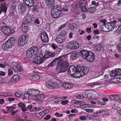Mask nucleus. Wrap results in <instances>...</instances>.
<instances>
[{"instance_id":"1","label":"nucleus","mask_w":121,"mask_h":121,"mask_svg":"<svg viewBox=\"0 0 121 121\" xmlns=\"http://www.w3.org/2000/svg\"><path fill=\"white\" fill-rule=\"evenodd\" d=\"M65 56V57L64 55L62 56L56 58L57 61L60 60L56 69V71L58 73L65 72L67 70L68 63L67 61L65 60L67 59Z\"/></svg>"},{"instance_id":"2","label":"nucleus","mask_w":121,"mask_h":121,"mask_svg":"<svg viewBox=\"0 0 121 121\" xmlns=\"http://www.w3.org/2000/svg\"><path fill=\"white\" fill-rule=\"evenodd\" d=\"M45 84L47 88L53 90L59 88L61 84V81L56 79H52L46 80Z\"/></svg>"},{"instance_id":"3","label":"nucleus","mask_w":121,"mask_h":121,"mask_svg":"<svg viewBox=\"0 0 121 121\" xmlns=\"http://www.w3.org/2000/svg\"><path fill=\"white\" fill-rule=\"evenodd\" d=\"M80 56L84 59H86L88 61L92 62L94 60L95 56L92 52L82 50L80 51Z\"/></svg>"},{"instance_id":"4","label":"nucleus","mask_w":121,"mask_h":121,"mask_svg":"<svg viewBox=\"0 0 121 121\" xmlns=\"http://www.w3.org/2000/svg\"><path fill=\"white\" fill-rule=\"evenodd\" d=\"M118 25V22L116 20H114L112 22L108 23L107 25L104 26L105 32H108L113 30L114 28H116Z\"/></svg>"},{"instance_id":"5","label":"nucleus","mask_w":121,"mask_h":121,"mask_svg":"<svg viewBox=\"0 0 121 121\" xmlns=\"http://www.w3.org/2000/svg\"><path fill=\"white\" fill-rule=\"evenodd\" d=\"M29 36L28 35H24L20 36L17 40V44L18 46L21 47L24 46L28 41Z\"/></svg>"},{"instance_id":"6","label":"nucleus","mask_w":121,"mask_h":121,"mask_svg":"<svg viewBox=\"0 0 121 121\" xmlns=\"http://www.w3.org/2000/svg\"><path fill=\"white\" fill-rule=\"evenodd\" d=\"M78 70L73 65H71L68 68V73L69 75L73 77L74 78H77L75 76L78 73Z\"/></svg>"},{"instance_id":"7","label":"nucleus","mask_w":121,"mask_h":121,"mask_svg":"<svg viewBox=\"0 0 121 121\" xmlns=\"http://www.w3.org/2000/svg\"><path fill=\"white\" fill-rule=\"evenodd\" d=\"M78 69V73L75 76L77 78H79L84 75L89 71L87 67L80 68Z\"/></svg>"},{"instance_id":"8","label":"nucleus","mask_w":121,"mask_h":121,"mask_svg":"<svg viewBox=\"0 0 121 121\" xmlns=\"http://www.w3.org/2000/svg\"><path fill=\"white\" fill-rule=\"evenodd\" d=\"M1 31L4 34L10 35L14 33V30L12 28H10L6 26H4L1 29Z\"/></svg>"},{"instance_id":"9","label":"nucleus","mask_w":121,"mask_h":121,"mask_svg":"<svg viewBox=\"0 0 121 121\" xmlns=\"http://www.w3.org/2000/svg\"><path fill=\"white\" fill-rule=\"evenodd\" d=\"M87 5V1L86 0H81L77 3L76 5V7L77 8H81L82 11L83 8L85 9L86 7V6Z\"/></svg>"},{"instance_id":"10","label":"nucleus","mask_w":121,"mask_h":121,"mask_svg":"<svg viewBox=\"0 0 121 121\" xmlns=\"http://www.w3.org/2000/svg\"><path fill=\"white\" fill-rule=\"evenodd\" d=\"M43 54L40 53L39 56H36L34 59V61L36 64H40L42 63L44 60Z\"/></svg>"},{"instance_id":"11","label":"nucleus","mask_w":121,"mask_h":121,"mask_svg":"<svg viewBox=\"0 0 121 121\" xmlns=\"http://www.w3.org/2000/svg\"><path fill=\"white\" fill-rule=\"evenodd\" d=\"M46 4L48 7L50 9H52L54 7L55 0H46Z\"/></svg>"},{"instance_id":"12","label":"nucleus","mask_w":121,"mask_h":121,"mask_svg":"<svg viewBox=\"0 0 121 121\" xmlns=\"http://www.w3.org/2000/svg\"><path fill=\"white\" fill-rule=\"evenodd\" d=\"M47 97V95L43 93H39L37 95L35 96V98L39 100L42 101Z\"/></svg>"},{"instance_id":"13","label":"nucleus","mask_w":121,"mask_h":121,"mask_svg":"<svg viewBox=\"0 0 121 121\" xmlns=\"http://www.w3.org/2000/svg\"><path fill=\"white\" fill-rule=\"evenodd\" d=\"M41 37L42 41L44 43H47L48 41V37L47 33L44 32L41 34Z\"/></svg>"},{"instance_id":"14","label":"nucleus","mask_w":121,"mask_h":121,"mask_svg":"<svg viewBox=\"0 0 121 121\" xmlns=\"http://www.w3.org/2000/svg\"><path fill=\"white\" fill-rule=\"evenodd\" d=\"M55 40L57 43L61 44L65 41V38L62 36L58 35L56 38Z\"/></svg>"},{"instance_id":"15","label":"nucleus","mask_w":121,"mask_h":121,"mask_svg":"<svg viewBox=\"0 0 121 121\" xmlns=\"http://www.w3.org/2000/svg\"><path fill=\"white\" fill-rule=\"evenodd\" d=\"M51 14L52 17L54 18H59L62 15V13L60 11L56 12L52 10L51 11Z\"/></svg>"},{"instance_id":"16","label":"nucleus","mask_w":121,"mask_h":121,"mask_svg":"<svg viewBox=\"0 0 121 121\" xmlns=\"http://www.w3.org/2000/svg\"><path fill=\"white\" fill-rule=\"evenodd\" d=\"M40 53L43 54V58H47L50 57H53L54 55V54H53L52 53L48 52H41Z\"/></svg>"},{"instance_id":"17","label":"nucleus","mask_w":121,"mask_h":121,"mask_svg":"<svg viewBox=\"0 0 121 121\" xmlns=\"http://www.w3.org/2000/svg\"><path fill=\"white\" fill-rule=\"evenodd\" d=\"M96 8L94 7H89L87 9L86 7L85 9L84 8H83V10L84 12H88L89 13H93L95 11Z\"/></svg>"},{"instance_id":"18","label":"nucleus","mask_w":121,"mask_h":121,"mask_svg":"<svg viewBox=\"0 0 121 121\" xmlns=\"http://www.w3.org/2000/svg\"><path fill=\"white\" fill-rule=\"evenodd\" d=\"M20 76L18 74L14 75L10 79L9 82L13 83V82L18 81L19 80Z\"/></svg>"},{"instance_id":"19","label":"nucleus","mask_w":121,"mask_h":121,"mask_svg":"<svg viewBox=\"0 0 121 121\" xmlns=\"http://www.w3.org/2000/svg\"><path fill=\"white\" fill-rule=\"evenodd\" d=\"M7 9L6 4L5 3H1L0 6V14L2 11L6 13Z\"/></svg>"},{"instance_id":"20","label":"nucleus","mask_w":121,"mask_h":121,"mask_svg":"<svg viewBox=\"0 0 121 121\" xmlns=\"http://www.w3.org/2000/svg\"><path fill=\"white\" fill-rule=\"evenodd\" d=\"M24 3L27 6L31 7L34 4V2L33 0H23Z\"/></svg>"},{"instance_id":"21","label":"nucleus","mask_w":121,"mask_h":121,"mask_svg":"<svg viewBox=\"0 0 121 121\" xmlns=\"http://www.w3.org/2000/svg\"><path fill=\"white\" fill-rule=\"evenodd\" d=\"M15 38L13 37L10 38L7 41L9 43L10 46L11 47L14 46L15 43Z\"/></svg>"},{"instance_id":"22","label":"nucleus","mask_w":121,"mask_h":121,"mask_svg":"<svg viewBox=\"0 0 121 121\" xmlns=\"http://www.w3.org/2000/svg\"><path fill=\"white\" fill-rule=\"evenodd\" d=\"M22 31L24 33H26L29 29L28 25L25 23H23L22 25Z\"/></svg>"},{"instance_id":"23","label":"nucleus","mask_w":121,"mask_h":121,"mask_svg":"<svg viewBox=\"0 0 121 121\" xmlns=\"http://www.w3.org/2000/svg\"><path fill=\"white\" fill-rule=\"evenodd\" d=\"M18 8L20 13H23L26 11V8L24 4H20L18 6Z\"/></svg>"},{"instance_id":"24","label":"nucleus","mask_w":121,"mask_h":121,"mask_svg":"<svg viewBox=\"0 0 121 121\" xmlns=\"http://www.w3.org/2000/svg\"><path fill=\"white\" fill-rule=\"evenodd\" d=\"M93 92V91L91 90H88L85 91V94L87 97L89 99H91Z\"/></svg>"},{"instance_id":"25","label":"nucleus","mask_w":121,"mask_h":121,"mask_svg":"<svg viewBox=\"0 0 121 121\" xmlns=\"http://www.w3.org/2000/svg\"><path fill=\"white\" fill-rule=\"evenodd\" d=\"M29 92L31 96H34V97L35 95H37L39 93V90H29Z\"/></svg>"},{"instance_id":"26","label":"nucleus","mask_w":121,"mask_h":121,"mask_svg":"<svg viewBox=\"0 0 121 121\" xmlns=\"http://www.w3.org/2000/svg\"><path fill=\"white\" fill-rule=\"evenodd\" d=\"M30 48L34 55L36 54L39 52L38 48L36 46H32Z\"/></svg>"},{"instance_id":"27","label":"nucleus","mask_w":121,"mask_h":121,"mask_svg":"<svg viewBox=\"0 0 121 121\" xmlns=\"http://www.w3.org/2000/svg\"><path fill=\"white\" fill-rule=\"evenodd\" d=\"M26 55L29 58L33 57L34 56L30 48L26 51Z\"/></svg>"},{"instance_id":"28","label":"nucleus","mask_w":121,"mask_h":121,"mask_svg":"<svg viewBox=\"0 0 121 121\" xmlns=\"http://www.w3.org/2000/svg\"><path fill=\"white\" fill-rule=\"evenodd\" d=\"M62 86L65 88H71L73 86V84L68 83H65L63 84Z\"/></svg>"},{"instance_id":"29","label":"nucleus","mask_w":121,"mask_h":121,"mask_svg":"<svg viewBox=\"0 0 121 121\" xmlns=\"http://www.w3.org/2000/svg\"><path fill=\"white\" fill-rule=\"evenodd\" d=\"M2 48L4 50H7V49L10 48L12 47L11 46H10L9 43L7 41L4 43L2 45Z\"/></svg>"},{"instance_id":"30","label":"nucleus","mask_w":121,"mask_h":121,"mask_svg":"<svg viewBox=\"0 0 121 121\" xmlns=\"http://www.w3.org/2000/svg\"><path fill=\"white\" fill-rule=\"evenodd\" d=\"M44 116V113L42 112L36 113V117L38 119H41Z\"/></svg>"},{"instance_id":"31","label":"nucleus","mask_w":121,"mask_h":121,"mask_svg":"<svg viewBox=\"0 0 121 121\" xmlns=\"http://www.w3.org/2000/svg\"><path fill=\"white\" fill-rule=\"evenodd\" d=\"M110 98L112 100H117L120 99L119 96L117 95H112L110 96Z\"/></svg>"},{"instance_id":"32","label":"nucleus","mask_w":121,"mask_h":121,"mask_svg":"<svg viewBox=\"0 0 121 121\" xmlns=\"http://www.w3.org/2000/svg\"><path fill=\"white\" fill-rule=\"evenodd\" d=\"M54 9L52 10L56 12H59L60 11L61 13H62V11L60 9V7L58 5L54 6Z\"/></svg>"},{"instance_id":"33","label":"nucleus","mask_w":121,"mask_h":121,"mask_svg":"<svg viewBox=\"0 0 121 121\" xmlns=\"http://www.w3.org/2000/svg\"><path fill=\"white\" fill-rule=\"evenodd\" d=\"M16 108V104H13L11 106H8L7 108V111H11L13 109H14Z\"/></svg>"},{"instance_id":"34","label":"nucleus","mask_w":121,"mask_h":121,"mask_svg":"<svg viewBox=\"0 0 121 121\" xmlns=\"http://www.w3.org/2000/svg\"><path fill=\"white\" fill-rule=\"evenodd\" d=\"M77 57V55L75 52L72 54L70 55V59L73 60L76 59Z\"/></svg>"},{"instance_id":"35","label":"nucleus","mask_w":121,"mask_h":121,"mask_svg":"<svg viewBox=\"0 0 121 121\" xmlns=\"http://www.w3.org/2000/svg\"><path fill=\"white\" fill-rule=\"evenodd\" d=\"M31 79L33 81H37L39 80V75L36 74L32 76Z\"/></svg>"},{"instance_id":"36","label":"nucleus","mask_w":121,"mask_h":121,"mask_svg":"<svg viewBox=\"0 0 121 121\" xmlns=\"http://www.w3.org/2000/svg\"><path fill=\"white\" fill-rule=\"evenodd\" d=\"M73 45L72 50L77 49L79 47L78 44L76 42H73Z\"/></svg>"},{"instance_id":"37","label":"nucleus","mask_w":121,"mask_h":121,"mask_svg":"<svg viewBox=\"0 0 121 121\" xmlns=\"http://www.w3.org/2000/svg\"><path fill=\"white\" fill-rule=\"evenodd\" d=\"M93 94L92 95L91 99H96L98 97L99 95L98 93L93 91Z\"/></svg>"},{"instance_id":"38","label":"nucleus","mask_w":121,"mask_h":121,"mask_svg":"<svg viewBox=\"0 0 121 121\" xmlns=\"http://www.w3.org/2000/svg\"><path fill=\"white\" fill-rule=\"evenodd\" d=\"M68 26L69 28L71 30H74L75 28L77 27L75 23L70 24Z\"/></svg>"},{"instance_id":"39","label":"nucleus","mask_w":121,"mask_h":121,"mask_svg":"<svg viewBox=\"0 0 121 121\" xmlns=\"http://www.w3.org/2000/svg\"><path fill=\"white\" fill-rule=\"evenodd\" d=\"M24 96L25 98L26 99H28L30 96H31L29 92V90L26 92L25 93L24 95Z\"/></svg>"},{"instance_id":"40","label":"nucleus","mask_w":121,"mask_h":121,"mask_svg":"<svg viewBox=\"0 0 121 121\" xmlns=\"http://www.w3.org/2000/svg\"><path fill=\"white\" fill-rule=\"evenodd\" d=\"M89 85L91 86H98L101 85V83L99 81H97L91 83L89 84Z\"/></svg>"},{"instance_id":"41","label":"nucleus","mask_w":121,"mask_h":121,"mask_svg":"<svg viewBox=\"0 0 121 121\" xmlns=\"http://www.w3.org/2000/svg\"><path fill=\"white\" fill-rule=\"evenodd\" d=\"M95 48L96 51H100L103 49V47L102 46H101L100 45H98L95 46Z\"/></svg>"},{"instance_id":"42","label":"nucleus","mask_w":121,"mask_h":121,"mask_svg":"<svg viewBox=\"0 0 121 121\" xmlns=\"http://www.w3.org/2000/svg\"><path fill=\"white\" fill-rule=\"evenodd\" d=\"M73 42H69L67 44V47L69 49H72Z\"/></svg>"},{"instance_id":"43","label":"nucleus","mask_w":121,"mask_h":121,"mask_svg":"<svg viewBox=\"0 0 121 121\" xmlns=\"http://www.w3.org/2000/svg\"><path fill=\"white\" fill-rule=\"evenodd\" d=\"M56 61H57L56 58L54 59L52 62L49 64L48 66L49 67H51L54 66V65L56 64L55 63H56Z\"/></svg>"},{"instance_id":"44","label":"nucleus","mask_w":121,"mask_h":121,"mask_svg":"<svg viewBox=\"0 0 121 121\" xmlns=\"http://www.w3.org/2000/svg\"><path fill=\"white\" fill-rule=\"evenodd\" d=\"M93 106L91 104H84L82 105H81L80 106V108H83L89 107H93Z\"/></svg>"},{"instance_id":"45","label":"nucleus","mask_w":121,"mask_h":121,"mask_svg":"<svg viewBox=\"0 0 121 121\" xmlns=\"http://www.w3.org/2000/svg\"><path fill=\"white\" fill-rule=\"evenodd\" d=\"M22 93L21 91H17L15 93V95L17 97L20 96L21 95Z\"/></svg>"},{"instance_id":"46","label":"nucleus","mask_w":121,"mask_h":121,"mask_svg":"<svg viewBox=\"0 0 121 121\" xmlns=\"http://www.w3.org/2000/svg\"><path fill=\"white\" fill-rule=\"evenodd\" d=\"M117 72L115 70H113L110 73V76L113 77L117 76Z\"/></svg>"},{"instance_id":"47","label":"nucleus","mask_w":121,"mask_h":121,"mask_svg":"<svg viewBox=\"0 0 121 121\" xmlns=\"http://www.w3.org/2000/svg\"><path fill=\"white\" fill-rule=\"evenodd\" d=\"M82 12H81L76 14L75 17L76 19H79L82 18Z\"/></svg>"},{"instance_id":"48","label":"nucleus","mask_w":121,"mask_h":121,"mask_svg":"<svg viewBox=\"0 0 121 121\" xmlns=\"http://www.w3.org/2000/svg\"><path fill=\"white\" fill-rule=\"evenodd\" d=\"M15 121H28L26 119H21L20 117L19 116H17L16 117V120Z\"/></svg>"},{"instance_id":"49","label":"nucleus","mask_w":121,"mask_h":121,"mask_svg":"<svg viewBox=\"0 0 121 121\" xmlns=\"http://www.w3.org/2000/svg\"><path fill=\"white\" fill-rule=\"evenodd\" d=\"M17 70V71H18V72H21L22 71V69L21 67L19 65H18V66L15 69Z\"/></svg>"},{"instance_id":"50","label":"nucleus","mask_w":121,"mask_h":121,"mask_svg":"<svg viewBox=\"0 0 121 121\" xmlns=\"http://www.w3.org/2000/svg\"><path fill=\"white\" fill-rule=\"evenodd\" d=\"M12 65L13 66L14 68H13L14 69H15L18 66V65H19L16 62H13L12 63Z\"/></svg>"},{"instance_id":"51","label":"nucleus","mask_w":121,"mask_h":121,"mask_svg":"<svg viewBox=\"0 0 121 121\" xmlns=\"http://www.w3.org/2000/svg\"><path fill=\"white\" fill-rule=\"evenodd\" d=\"M68 6L65 4L64 6V7L63 8L62 10L63 11L67 12L68 11Z\"/></svg>"},{"instance_id":"52","label":"nucleus","mask_w":121,"mask_h":121,"mask_svg":"<svg viewBox=\"0 0 121 121\" xmlns=\"http://www.w3.org/2000/svg\"><path fill=\"white\" fill-rule=\"evenodd\" d=\"M115 70L117 72V76L121 75V69H116Z\"/></svg>"},{"instance_id":"53","label":"nucleus","mask_w":121,"mask_h":121,"mask_svg":"<svg viewBox=\"0 0 121 121\" xmlns=\"http://www.w3.org/2000/svg\"><path fill=\"white\" fill-rule=\"evenodd\" d=\"M79 119L82 120H85L87 119V117L85 116H80L79 117Z\"/></svg>"},{"instance_id":"54","label":"nucleus","mask_w":121,"mask_h":121,"mask_svg":"<svg viewBox=\"0 0 121 121\" xmlns=\"http://www.w3.org/2000/svg\"><path fill=\"white\" fill-rule=\"evenodd\" d=\"M8 75L9 76H11L12 74L13 73V72L12 69H8Z\"/></svg>"},{"instance_id":"55","label":"nucleus","mask_w":121,"mask_h":121,"mask_svg":"<svg viewBox=\"0 0 121 121\" xmlns=\"http://www.w3.org/2000/svg\"><path fill=\"white\" fill-rule=\"evenodd\" d=\"M55 115L57 117H62L63 115L62 114L56 112L55 114Z\"/></svg>"},{"instance_id":"56","label":"nucleus","mask_w":121,"mask_h":121,"mask_svg":"<svg viewBox=\"0 0 121 121\" xmlns=\"http://www.w3.org/2000/svg\"><path fill=\"white\" fill-rule=\"evenodd\" d=\"M66 34V32L64 30H62L60 33L59 35H61L65 37Z\"/></svg>"},{"instance_id":"57","label":"nucleus","mask_w":121,"mask_h":121,"mask_svg":"<svg viewBox=\"0 0 121 121\" xmlns=\"http://www.w3.org/2000/svg\"><path fill=\"white\" fill-rule=\"evenodd\" d=\"M51 99H54L55 100V101H56V102H58L60 101L61 99L60 97H55V98H52Z\"/></svg>"},{"instance_id":"58","label":"nucleus","mask_w":121,"mask_h":121,"mask_svg":"<svg viewBox=\"0 0 121 121\" xmlns=\"http://www.w3.org/2000/svg\"><path fill=\"white\" fill-rule=\"evenodd\" d=\"M100 23H102L103 24H104L105 26V25H106V20L105 19H101L100 20Z\"/></svg>"},{"instance_id":"59","label":"nucleus","mask_w":121,"mask_h":121,"mask_svg":"<svg viewBox=\"0 0 121 121\" xmlns=\"http://www.w3.org/2000/svg\"><path fill=\"white\" fill-rule=\"evenodd\" d=\"M91 4L92 5H94L95 6H97L99 4V3L98 2L96 3L95 1L93 0L91 2Z\"/></svg>"},{"instance_id":"60","label":"nucleus","mask_w":121,"mask_h":121,"mask_svg":"<svg viewBox=\"0 0 121 121\" xmlns=\"http://www.w3.org/2000/svg\"><path fill=\"white\" fill-rule=\"evenodd\" d=\"M117 31L118 33L121 34V25L118 28Z\"/></svg>"},{"instance_id":"61","label":"nucleus","mask_w":121,"mask_h":121,"mask_svg":"<svg viewBox=\"0 0 121 121\" xmlns=\"http://www.w3.org/2000/svg\"><path fill=\"white\" fill-rule=\"evenodd\" d=\"M51 47L54 49H56L57 48V46L55 44L53 43L51 45Z\"/></svg>"},{"instance_id":"62","label":"nucleus","mask_w":121,"mask_h":121,"mask_svg":"<svg viewBox=\"0 0 121 121\" xmlns=\"http://www.w3.org/2000/svg\"><path fill=\"white\" fill-rule=\"evenodd\" d=\"M85 110L86 112H91L93 111V109L90 108L86 109Z\"/></svg>"},{"instance_id":"63","label":"nucleus","mask_w":121,"mask_h":121,"mask_svg":"<svg viewBox=\"0 0 121 121\" xmlns=\"http://www.w3.org/2000/svg\"><path fill=\"white\" fill-rule=\"evenodd\" d=\"M18 105L19 107L21 108L23 107H24V106L25 105L22 102L19 103Z\"/></svg>"},{"instance_id":"64","label":"nucleus","mask_w":121,"mask_h":121,"mask_svg":"<svg viewBox=\"0 0 121 121\" xmlns=\"http://www.w3.org/2000/svg\"><path fill=\"white\" fill-rule=\"evenodd\" d=\"M117 49L118 51L121 52V43L119 44L117 47Z\"/></svg>"}]
</instances>
